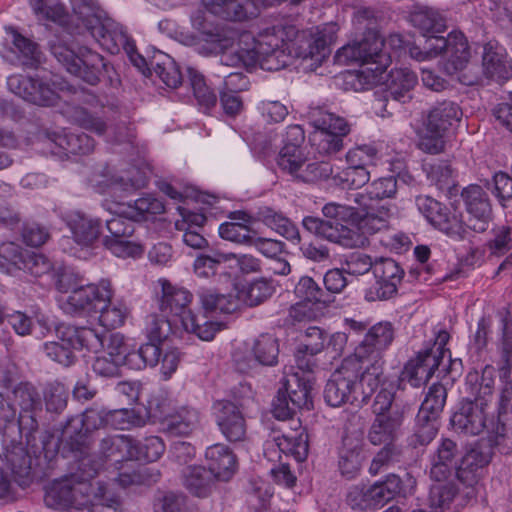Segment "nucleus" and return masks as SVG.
I'll return each instance as SVG.
<instances>
[{
    "label": "nucleus",
    "mask_w": 512,
    "mask_h": 512,
    "mask_svg": "<svg viewBox=\"0 0 512 512\" xmlns=\"http://www.w3.org/2000/svg\"><path fill=\"white\" fill-rule=\"evenodd\" d=\"M416 205L427 221L435 228L451 237H464L466 233L465 224L456 214L451 213L445 205L430 196H418Z\"/></svg>",
    "instance_id": "14"
},
{
    "label": "nucleus",
    "mask_w": 512,
    "mask_h": 512,
    "mask_svg": "<svg viewBox=\"0 0 512 512\" xmlns=\"http://www.w3.org/2000/svg\"><path fill=\"white\" fill-rule=\"evenodd\" d=\"M277 164L283 172L305 183L325 179L331 174L328 163L308 162L296 144H285L278 155Z\"/></svg>",
    "instance_id": "10"
},
{
    "label": "nucleus",
    "mask_w": 512,
    "mask_h": 512,
    "mask_svg": "<svg viewBox=\"0 0 512 512\" xmlns=\"http://www.w3.org/2000/svg\"><path fill=\"white\" fill-rule=\"evenodd\" d=\"M73 12L91 36L111 51L128 44L124 27L109 17L94 0H72Z\"/></svg>",
    "instance_id": "4"
},
{
    "label": "nucleus",
    "mask_w": 512,
    "mask_h": 512,
    "mask_svg": "<svg viewBox=\"0 0 512 512\" xmlns=\"http://www.w3.org/2000/svg\"><path fill=\"white\" fill-rule=\"evenodd\" d=\"M252 40L251 48H238L231 55H223L222 63L226 65L243 64L246 67L259 66L266 71H278L284 68L290 60L288 43L284 41L282 33L279 35L275 30L265 31L257 38L250 34L241 35L240 41Z\"/></svg>",
    "instance_id": "3"
},
{
    "label": "nucleus",
    "mask_w": 512,
    "mask_h": 512,
    "mask_svg": "<svg viewBox=\"0 0 512 512\" xmlns=\"http://www.w3.org/2000/svg\"><path fill=\"white\" fill-rule=\"evenodd\" d=\"M447 398V390L440 383L433 384L420 407L419 419L431 417L437 419L443 411Z\"/></svg>",
    "instance_id": "44"
},
{
    "label": "nucleus",
    "mask_w": 512,
    "mask_h": 512,
    "mask_svg": "<svg viewBox=\"0 0 512 512\" xmlns=\"http://www.w3.org/2000/svg\"><path fill=\"white\" fill-rule=\"evenodd\" d=\"M120 465L121 466H115L116 469L120 470L116 480L122 487L149 484L151 481H155V479H151L148 468H138L129 462H124Z\"/></svg>",
    "instance_id": "51"
},
{
    "label": "nucleus",
    "mask_w": 512,
    "mask_h": 512,
    "mask_svg": "<svg viewBox=\"0 0 512 512\" xmlns=\"http://www.w3.org/2000/svg\"><path fill=\"white\" fill-rule=\"evenodd\" d=\"M461 199L469 215L465 228L484 232L492 218V204L487 191L479 185L471 184L462 190Z\"/></svg>",
    "instance_id": "16"
},
{
    "label": "nucleus",
    "mask_w": 512,
    "mask_h": 512,
    "mask_svg": "<svg viewBox=\"0 0 512 512\" xmlns=\"http://www.w3.org/2000/svg\"><path fill=\"white\" fill-rule=\"evenodd\" d=\"M221 238L238 244H250L252 235L251 229L240 222H225L219 226Z\"/></svg>",
    "instance_id": "62"
},
{
    "label": "nucleus",
    "mask_w": 512,
    "mask_h": 512,
    "mask_svg": "<svg viewBox=\"0 0 512 512\" xmlns=\"http://www.w3.org/2000/svg\"><path fill=\"white\" fill-rule=\"evenodd\" d=\"M399 403L404 405V415H406L410 410V404L408 401L401 398L400 395L383 388L375 397L372 406L373 413L375 415H390V412L395 409V405Z\"/></svg>",
    "instance_id": "54"
},
{
    "label": "nucleus",
    "mask_w": 512,
    "mask_h": 512,
    "mask_svg": "<svg viewBox=\"0 0 512 512\" xmlns=\"http://www.w3.org/2000/svg\"><path fill=\"white\" fill-rule=\"evenodd\" d=\"M205 458L208 470L217 480L228 481L234 475L237 460L228 446L224 444L209 446L206 449Z\"/></svg>",
    "instance_id": "26"
},
{
    "label": "nucleus",
    "mask_w": 512,
    "mask_h": 512,
    "mask_svg": "<svg viewBox=\"0 0 512 512\" xmlns=\"http://www.w3.org/2000/svg\"><path fill=\"white\" fill-rule=\"evenodd\" d=\"M401 451L395 444L384 445L371 461L369 472L372 475L379 474L383 468L400 460Z\"/></svg>",
    "instance_id": "64"
},
{
    "label": "nucleus",
    "mask_w": 512,
    "mask_h": 512,
    "mask_svg": "<svg viewBox=\"0 0 512 512\" xmlns=\"http://www.w3.org/2000/svg\"><path fill=\"white\" fill-rule=\"evenodd\" d=\"M460 454L455 441L445 438L439 444L431 461L430 477L436 482L448 479L456 471V458Z\"/></svg>",
    "instance_id": "28"
},
{
    "label": "nucleus",
    "mask_w": 512,
    "mask_h": 512,
    "mask_svg": "<svg viewBox=\"0 0 512 512\" xmlns=\"http://www.w3.org/2000/svg\"><path fill=\"white\" fill-rule=\"evenodd\" d=\"M425 170L427 172L428 178L439 189L448 190L453 185V170L447 162L441 161L437 163L426 164Z\"/></svg>",
    "instance_id": "61"
},
{
    "label": "nucleus",
    "mask_w": 512,
    "mask_h": 512,
    "mask_svg": "<svg viewBox=\"0 0 512 512\" xmlns=\"http://www.w3.org/2000/svg\"><path fill=\"white\" fill-rule=\"evenodd\" d=\"M7 83L13 93L35 105L53 106L57 103V93L42 79L14 75Z\"/></svg>",
    "instance_id": "18"
},
{
    "label": "nucleus",
    "mask_w": 512,
    "mask_h": 512,
    "mask_svg": "<svg viewBox=\"0 0 512 512\" xmlns=\"http://www.w3.org/2000/svg\"><path fill=\"white\" fill-rule=\"evenodd\" d=\"M65 340L74 349H86L98 353L105 347V332L90 327L68 326L64 328Z\"/></svg>",
    "instance_id": "33"
},
{
    "label": "nucleus",
    "mask_w": 512,
    "mask_h": 512,
    "mask_svg": "<svg viewBox=\"0 0 512 512\" xmlns=\"http://www.w3.org/2000/svg\"><path fill=\"white\" fill-rule=\"evenodd\" d=\"M485 405L484 400L478 397H475L474 400H463L461 407L451 418L453 427L468 435L480 434L486 423Z\"/></svg>",
    "instance_id": "23"
},
{
    "label": "nucleus",
    "mask_w": 512,
    "mask_h": 512,
    "mask_svg": "<svg viewBox=\"0 0 512 512\" xmlns=\"http://www.w3.org/2000/svg\"><path fill=\"white\" fill-rule=\"evenodd\" d=\"M363 368L356 358L346 357L331 374L324 389V399L332 407L359 400L357 381Z\"/></svg>",
    "instance_id": "7"
},
{
    "label": "nucleus",
    "mask_w": 512,
    "mask_h": 512,
    "mask_svg": "<svg viewBox=\"0 0 512 512\" xmlns=\"http://www.w3.org/2000/svg\"><path fill=\"white\" fill-rule=\"evenodd\" d=\"M373 274L375 283L366 291L367 301H383L396 296L398 286L404 277V270L394 259H376Z\"/></svg>",
    "instance_id": "13"
},
{
    "label": "nucleus",
    "mask_w": 512,
    "mask_h": 512,
    "mask_svg": "<svg viewBox=\"0 0 512 512\" xmlns=\"http://www.w3.org/2000/svg\"><path fill=\"white\" fill-rule=\"evenodd\" d=\"M180 322L185 331L195 334L204 341H211L221 329L220 323L208 320L205 316L196 315L191 310H188L187 315Z\"/></svg>",
    "instance_id": "43"
},
{
    "label": "nucleus",
    "mask_w": 512,
    "mask_h": 512,
    "mask_svg": "<svg viewBox=\"0 0 512 512\" xmlns=\"http://www.w3.org/2000/svg\"><path fill=\"white\" fill-rule=\"evenodd\" d=\"M192 25L203 37V40L211 45L215 53H224L233 48L237 33L228 28L215 26L207 17L206 12L197 10L191 17Z\"/></svg>",
    "instance_id": "21"
},
{
    "label": "nucleus",
    "mask_w": 512,
    "mask_h": 512,
    "mask_svg": "<svg viewBox=\"0 0 512 512\" xmlns=\"http://www.w3.org/2000/svg\"><path fill=\"white\" fill-rule=\"evenodd\" d=\"M425 41V53L431 58L438 56L442 52L448 54V59L443 67L448 75H454L457 72L468 68L470 51L465 36L461 32H451L448 37L437 36L436 34L427 35Z\"/></svg>",
    "instance_id": "9"
},
{
    "label": "nucleus",
    "mask_w": 512,
    "mask_h": 512,
    "mask_svg": "<svg viewBox=\"0 0 512 512\" xmlns=\"http://www.w3.org/2000/svg\"><path fill=\"white\" fill-rule=\"evenodd\" d=\"M102 179L95 174L92 182L103 192L107 188H115L121 191L140 189L146 186L147 178L144 174L138 173L137 177H123L111 174L108 168L103 170Z\"/></svg>",
    "instance_id": "40"
},
{
    "label": "nucleus",
    "mask_w": 512,
    "mask_h": 512,
    "mask_svg": "<svg viewBox=\"0 0 512 512\" xmlns=\"http://www.w3.org/2000/svg\"><path fill=\"white\" fill-rule=\"evenodd\" d=\"M375 261L371 256L363 252H352L346 256L343 267L347 274L353 276H361L373 271Z\"/></svg>",
    "instance_id": "63"
},
{
    "label": "nucleus",
    "mask_w": 512,
    "mask_h": 512,
    "mask_svg": "<svg viewBox=\"0 0 512 512\" xmlns=\"http://www.w3.org/2000/svg\"><path fill=\"white\" fill-rule=\"evenodd\" d=\"M462 116L460 107L452 101L437 103L429 112L425 123L428 132L444 135L453 121H459Z\"/></svg>",
    "instance_id": "31"
},
{
    "label": "nucleus",
    "mask_w": 512,
    "mask_h": 512,
    "mask_svg": "<svg viewBox=\"0 0 512 512\" xmlns=\"http://www.w3.org/2000/svg\"><path fill=\"white\" fill-rule=\"evenodd\" d=\"M112 296L110 281L101 280L98 284L73 288L61 307L71 315H91L98 313L101 306L110 303Z\"/></svg>",
    "instance_id": "11"
},
{
    "label": "nucleus",
    "mask_w": 512,
    "mask_h": 512,
    "mask_svg": "<svg viewBox=\"0 0 512 512\" xmlns=\"http://www.w3.org/2000/svg\"><path fill=\"white\" fill-rule=\"evenodd\" d=\"M437 432V419L431 417H426V419H419L418 414L416 429L411 438L410 444L414 448L428 445L435 438Z\"/></svg>",
    "instance_id": "60"
},
{
    "label": "nucleus",
    "mask_w": 512,
    "mask_h": 512,
    "mask_svg": "<svg viewBox=\"0 0 512 512\" xmlns=\"http://www.w3.org/2000/svg\"><path fill=\"white\" fill-rule=\"evenodd\" d=\"M404 405L396 404L390 415H375V419L368 432V440L371 444H394L398 438L401 426L404 422Z\"/></svg>",
    "instance_id": "22"
},
{
    "label": "nucleus",
    "mask_w": 512,
    "mask_h": 512,
    "mask_svg": "<svg viewBox=\"0 0 512 512\" xmlns=\"http://www.w3.org/2000/svg\"><path fill=\"white\" fill-rule=\"evenodd\" d=\"M365 199L366 197L360 193L355 195L354 201L360 207H356L352 224H334L330 220L306 216L302 220V225L308 232L341 247L349 249L365 247L368 244L367 235L387 228L391 216L389 208L382 206L374 209L364 202Z\"/></svg>",
    "instance_id": "1"
},
{
    "label": "nucleus",
    "mask_w": 512,
    "mask_h": 512,
    "mask_svg": "<svg viewBox=\"0 0 512 512\" xmlns=\"http://www.w3.org/2000/svg\"><path fill=\"white\" fill-rule=\"evenodd\" d=\"M354 23L366 31L359 41L349 43L340 48L335 55L339 63L360 62L362 66L372 65L374 67L362 68L355 75L359 83L364 80L365 84L376 82L378 75L382 74L389 63V56L383 52L384 41L374 26V11L370 8H359L353 17Z\"/></svg>",
    "instance_id": "2"
},
{
    "label": "nucleus",
    "mask_w": 512,
    "mask_h": 512,
    "mask_svg": "<svg viewBox=\"0 0 512 512\" xmlns=\"http://www.w3.org/2000/svg\"><path fill=\"white\" fill-rule=\"evenodd\" d=\"M199 425V412L190 407H182L173 414L167 423V431L173 436H187Z\"/></svg>",
    "instance_id": "42"
},
{
    "label": "nucleus",
    "mask_w": 512,
    "mask_h": 512,
    "mask_svg": "<svg viewBox=\"0 0 512 512\" xmlns=\"http://www.w3.org/2000/svg\"><path fill=\"white\" fill-rule=\"evenodd\" d=\"M71 478L54 481L45 492V504L54 509H66L71 506Z\"/></svg>",
    "instance_id": "46"
},
{
    "label": "nucleus",
    "mask_w": 512,
    "mask_h": 512,
    "mask_svg": "<svg viewBox=\"0 0 512 512\" xmlns=\"http://www.w3.org/2000/svg\"><path fill=\"white\" fill-rule=\"evenodd\" d=\"M164 204L161 200L153 196H145L134 202L131 216L137 221H146L151 216L164 212Z\"/></svg>",
    "instance_id": "58"
},
{
    "label": "nucleus",
    "mask_w": 512,
    "mask_h": 512,
    "mask_svg": "<svg viewBox=\"0 0 512 512\" xmlns=\"http://www.w3.org/2000/svg\"><path fill=\"white\" fill-rule=\"evenodd\" d=\"M394 330L389 322L372 326L350 358H356L363 365L366 359L382 360V352L392 343Z\"/></svg>",
    "instance_id": "19"
},
{
    "label": "nucleus",
    "mask_w": 512,
    "mask_h": 512,
    "mask_svg": "<svg viewBox=\"0 0 512 512\" xmlns=\"http://www.w3.org/2000/svg\"><path fill=\"white\" fill-rule=\"evenodd\" d=\"M384 380L383 361L366 359L357 381L359 400L367 402Z\"/></svg>",
    "instance_id": "35"
},
{
    "label": "nucleus",
    "mask_w": 512,
    "mask_h": 512,
    "mask_svg": "<svg viewBox=\"0 0 512 512\" xmlns=\"http://www.w3.org/2000/svg\"><path fill=\"white\" fill-rule=\"evenodd\" d=\"M51 53L66 70L90 85H96L105 68L103 57L89 48H80L76 54L66 44L52 43Z\"/></svg>",
    "instance_id": "6"
},
{
    "label": "nucleus",
    "mask_w": 512,
    "mask_h": 512,
    "mask_svg": "<svg viewBox=\"0 0 512 512\" xmlns=\"http://www.w3.org/2000/svg\"><path fill=\"white\" fill-rule=\"evenodd\" d=\"M99 321L103 327L115 329L122 326L129 314V309L122 303L101 306Z\"/></svg>",
    "instance_id": "55"
},
{
    "label": "nucleus",
    "mask_w": 512,
    "mask_h": 512,
    "mask_svg": "<svg viewBox=\"0 0 512 512\" xmlns=\"http://www.w3.org/2000/svg\"><path fill=\"white\" fill-rule=\"evenodd\" d=\"M164 451L165 445L158 436H150L142 441L133 439L132 460L154 462L162 456Z\"/></svg>",
    "instance_id": "45"
},
{
    "label": "nucleus",
    "mask_w": 512,
    "mask_h": 512,
    "mask_svg": "<svg viewBox=\"0 0 512 512\" xmlns=\"http://www.w3.org/2000/svg\"><path fill=\"white\" fill-rule=\"evenodd\" d=\"M401 491L402 480L396 474H390L373 485L351 487L346 500L352 509H378L393 500Z\"/></svg>",
    "instance_id": "8"
},
{
    "label": "nucleus",
    "mask_w": 512,
    "mask_h": 512,
    "mask_svg": "<svg viewBox=\"0 0 512 512\" xmlns=\"http://www.w3.org/2000/svg\"><path fill=\"white\" fill-rule=\"evenodd\" d=\"M182 476L184 486L197 497H206L216 479L203 466H188L182 471Z\"/></svg>",
    "instance_id": "38"
},
{
    "label": "nucleus",
    "mask_w": 512,
    "mask_h": 512,
    "mask_svg": "<svg viewBox=\"0 0 512 512\" xmlns=\"http://www.w3.org/2000/svg\"><path fill=\"white\" fill-rule=\"evenodd\" d=\"M13 401L19 406L20 431L31 435L38 429V414L42 412V398L38 390L28 382L17 384L12 390Z\"/></svg>",
    "instance_id": "15"
},
{
    "label": "nucleus",
    "mask_w": 512,
    "mask_h": 512,
    "mask_svg": "<svg viewBox=\"0 0 512 512\" xmlns=\"http://www.w3.org/2000/svg\"><path fill=\"white\" fill-rule=\"evenodd\" d=\"M66 223L74 241L82 246L93 245L101 234V222L80 211L68 213Z\"/></svg>",
    "instance_id": "27"
},
{
    "label": "nucleus",
    "mask_w": 512,
    "mask_h": 512,
    "mask_svg": "<svg viewBox=\"0 0 512 512\" xmlns=\"http://www.w3.org/2000/svg\"><path fill=\"white\" fill-rule=\"evenodd\" d=\"M170 330L171 324L168 315L151 313L146 317L145 331L150 341L162 342L168 337Z\"/></svg>",
    "instance_id": "57"
},
{
    "label": "nucleus",
    "mask_w": 512,
    "mask_h": 512,
    "mask_svg": "<svg viewBox=\"0 0 512 512\" xmlns=\"http://www.w3.org/2000/svg\"><path fill=\"white\" fill-rule=\"evenodd\" d=\"M161 296L158 301L159 310L164 315L182 320L187 315L193 295L183 287L171 284L168 280H159Z\"/></svg>",
    "instance_id": "24"
},
{
    "label": "nucleus",
    "mask_w": 512,
    "mask_h": 512,
    "mask_svg": "<svg viewBox=\"0 0 512 512\" xmlns=\"http://www.w3.org/2000/svg\"><path fill=\"white\" fill-rule=\"evenodd\" d=\"M440 356L433 350L420 351L414 359H411L402 373L411 386L420 387L427 383L435 370L440 365Z\"/></svg>",
    "instance_id": "25"
},
{
    "label": "nucleus",
    "mask_w": 512,
    "mask_h": 512,
    "mask_svg": "<svg viewBox=\"0 0 512 512\" xmlns=\"http://www.w3.org/2000/svg\"><path fill=\"white\" fill-rule=\"evenodd\" d=\"M82 472V479H77L75 476L71 477L70 508L90 512L96 502V496H98V484L101 483L97 482L96 486H94V484L89 481L91 477H87L83 470Z\"/></svg>",
    "instance_id": "37"
},
{
    "label": "nucleus",
    "mask_w": 512,
    "mask_h": 512,
    "mask_svg": "<svg viewBox=\"0 0 512 512\" xmlns=\"http://www.w3.org/2000/svg\"><path fill=\"white\" fill-rule=\"evenodd\" d=\"M409 21L424 36L442 33L446 29L445 17L429 6L414 5L409 14Z\"/></svg>",
    "instance_id": "36"
},
{
    "label": "nucleus",
    "mask_w": 512,
    "mask_h": 512,
    "mask_svg": "<svg viewBox=\"0 0 512 512\" xmlns=\"http://www.w3.org/2000/svg\"><path fill=\"white\" fill-rule=\"evenodd\" d=\"M283 390L288 395L291 404L298 409H311L312 403V377L294 372L288 375L283 384Z\"/></svg>",
    "instance_id": "32"
},
{
    "label": "nucleus",
    "mask_w": 512,
    "mask_h": 512,
    "mask_svg": "<svg viewBox=\"0 0 512 512\" xmlns=\"http://www.w3.org/2000/svg\"><path fill=\"white\" fill-rule=\"evenodd\" d=\"M258 217L265 225L275 230L287 240L300 243L301 238L297 226L283 214L269 207H264L259 210Z\"/></svg>",
    "instance_id": "39"
},
{
    "label": "nucleus",
    "mask_w": 512,
    "mask_h": 512,
    "mask_svg": "<svg viewBox=\"0 0 512 512\" xmlns=\"http://www.w3.org/2000/svg\"><path fill=\"white\" fill-rule=\"evenodd\" d=\"M295 294L308 303L328 305L331 302V296L308 276L300 278L295 286Z\"/></svg>",
    "instance_id": "47"
},
{
    "label": "nucleus",
    "mask_w": 512,
    "mask_h": 512,
    "mask_svg": "<svg viewBox=\"0 0 512 512\" xmlns=\"http://www.w3.org/2000/svg\"><path fill=\"white\" fill-rule=\"evenodd\" d=\"M482 66L488 78L497 81L512 78V63L507 60L504 49L491 42L485 44L483 48Z\"/></svg>",
    "instance_id": "30"
},
{
    "label": "nucleus",
    "mask_w": 512,
    "mask_h": 512,
    "mask_svg": "<svg viewBox=\"0 0 512 512\" xmlns=\"http://www.w3.org/2000/svg\"><path fill=\"white\" fill-rule=\"evenodd\" d=\"M133 438L127 435H112L104 437L98 448L99 460L85 457L80 462V469L87 477H94L106 462L116 466L132 461Z\"/></svg>",
    "instance_id": "12"
},
{
    "label": "nucleus",
    "mask_w": 512,
    "mask_h": 512,
    "mask_svg": "<svg viewBox=\"0 0 512 512\" xmlns=\"http://www.w3.org/2000/svg\"><path fill=\"white\" fill-rule=\"evenodd\" d=\"M442 482L443 481L433 484L430 487L428 495L429 506L435 510L440 511H444L445 509L449 508L458 493V489L454 483Z\"/></svg>",
    "instance_id": "49"
},
{
    "label": "nucleus",
    "mask_w": 512,
    "mask_h": 512,
    "mask_svg": "<svg viewBox=\"0 0 512 512\" xmlns=\"http://www.w3.org/2000/svg\"><path fill=\"white\" fill-rule=\"evenodd\" d=\"M107 410L103 407L93 406L87 408L81 415L67 420L63 427L62 437L76 447L84 443L87 433L107 427Z\"/></svg>",
    "instance_id": "17"
},
{
    "label": "nucleus",
    "mask_w": 512,
    "mask_h": 512,
    "mask_svg": "<svg viewBox=\"0 0 512 512\" xmlns=\"http://www.w3.org/2000/svg\"><path fill=\"white\" fill-rule=\"evenodd\" d=\"M253 352L260 364L272 366L277 362L278 342L272 335L263 334L255 341Z\"/></svg>",
    "instance_id": "50"
},
{
    "label": "nucleus",
    "mask_w": 512,
    "mask_h": 512,
    "mask_svg": "<svg viewBox=\"0 0 512 512\" xmlns=\"http://www.w3.org/2000/svg\"><path fill=\"white\" fill-rule=\"evenodd\" d=\"M61 334L60 341H51L46 342L43 346L44 352L55 362H58L64 366L71 365L75 360V355L73 353V347L70 343L65 340L64 329L59 331Z\"/></svg>",
    "instance_id": "52"
},
{
    "label": "nucleus",
    "mask_w": 512,
    "mask_h": 512,
    "mask_svg": "<svg viewBox=\"0 0 512 512\" xmlns=\"http://www.w3.org/2000/svg\"><path fill=\"white\" fill-rule=\"evenodd\" d=\"M187 76L198 104L206 110L214 107L217 97L206 85L204 76L193 68L187 69Z\"/></svg>",
    "instance_id": "48"
},
{
    "label": "nucleus",
    "mask_w": 512,
    "mask_h": 512,
    "mask_svg": "<svg viewBox=\"0 0 512 512\" xmlns=\"http://www.w3.org/2000/svg\"><path fill=\"white\" fill-rule=\"evenodd\" d=\"M275 442L282 453L294 456L296 461L301 462L307 458L308 444L301 435L299 437L282 435L275 438Z\"/></svg>",
    "instance_id": "59"
},
{
    "label": "nucleus",
    "mask_w": 512,
    "mask_h": 512,
    "mask_svg": "<svg viewBox=\"0 0 512 512\" xmlns=\"http://www.w3.org/2000/svg\"><path fill=\"white\" fill-rule=\"evenodd\" d=\"M310 118L319 132L340 136H346L350 132V126L344 118L322 108H313L310 111Z\"/></svg>",
    "instance_id": "41"
},
{
    "label": "nucleus",
    "mask_w": 512,
    "mask_h": 512,
    "mask_svg": "<svg viewBox=\"0 0 512 512\" xmlns=\"http://www.w3.org/2000/svg\"><path fill=\"white\" fill-rule=\"evenodd\" d=\"M258 0H229L222 18L230 21H243L258 14Z\"/></svg>",
    "instance_id": "56"
},
{
    "label": "nucleus",
    "mask_w": 512,
    "mask_h": 512,
    "mask_svg": "<svg viewBox=\"0 0 512 512\" xmlns=\"http://www.w3.org/2000/svg\"><path fill=\"white\" fill-rule=\"evenodd\" d=\"M241 397L234 392V401L216 400L212 405V412L217 426L229 442H243L247 437V424L243 409L252 399L250 387L240 385L238 388Z\"/></svg>",
    "instance_id": "5"
},
{
    "label": "nucleus",
    "mask_w": 512,
    "mask_h": 512,
    "mask_svg": "<svg viewBox=\"0 0 512 512\" xmlns=\"http://www.w3.org/2000/svg\"><path fill=\"white\" fill-rule=\"evenodd\" d=\"M363 447L362 440L358 438L351 436L343 438L338 460V468L342 476L352 479L359 474L365 459Z\"/></svg>",
    "instance_id": "29"
},
{
    "label": "nucleus",
    "mask_w": 512,
    "mask_h": 512,
    "mask_svg": "<svg viewBox=\"0 0 512 512\" xmlns=\"http://www.w3.org/2000/svg\"><path fill=\"white\" fill-rule=\"evenodd\" d=\"M59 145L71 154H89L94 150L95 141L83 132H70L59 139Z\"/></svg>",
    "instance_id": "53"
},
{
    "label": "nucleus",
    "mask_w": 512,
    "mask_h": 512,
    "mask_svg": "<svg viewBox=\"0 0 512 512\" xmlns=\"http://www.w3.org/2000/svg\"><path fill=\"white\" fill-rule=\"evenodd\" d=\"M491 457V447L476 444L462 456L460 464L456 467L457 479L467 487L473 488L478 483L482 470L488 465ZM468 495L473 496L474 489L468 492Z\"/></svg>",
    "instance_id": "20"
},
{
    "label": "nucleus",
    "mask_w": 512,
    "mask_h": 512,
    "mask_svg": "<svg viewBox=\"0 0 512 512\" xmlns=\"http://www.w3.org/2000/svg\"><path fill=\"white\" fill-rule=\"evenodd\" d=\"M417 84V76L407 68L391 70L386 84V97L406 103L412 99V90Z\"/></svg>",
    "instance_id": "34"
}]
</instances>
